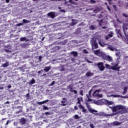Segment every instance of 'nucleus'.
Listing matches in <instances>:
<instances>
[{"mask_svg": "<svg viewBox=\"0 0 128 128\" xmlns=\"http://www.w3.org/2000/svg\"><path fill=\"white\" fill-rule=\"evenodd\" d=\"M107 110H110L113 112H115L114 114H122L128 112V108L122 105H118L114 107L109 106V108H108Z\"/></svg>", "mask_w": 128, "mask_h": 128, "instance_id": "f257e3e1", "label": "nucleus"}, {"mask_svg": "<svg viewBox=\"0 0 128 128\" xmlns=\"http://www.w3.org/2000/svg\"><path fill=\"white\" fill-rule=\"evenodd\" d=\"M94 54L96 56H98L102 57L104 60H108V62H112V56H106V54H104V52L100 51V50H97L94 51Z\"/></svg>", "mask_w": 128, "mask_h": 128, "instance_id": "f03ea898", "label": "nucleus"}, {"mask_svg": "<svg viewBox=\"0 0 128 128\" xmlns=\"http://www.w3.org/2000/svg\"><path fill=\"white\" fill-rule=\"evenodd\" d=\"M100 89L96 90L92 94V96L94 98H102V94H100Z\"/></svg>", "mask_w": 128, "mask_h": 128, "instance_id": "7ed1b4c3", "label": "nucleus"}, {"mask_svg": "<svg viewBox=\"0 0 128 128\" xmlns=\"http://www.w3.org/2000/svg\"><path fill=\"white\" fill-rule=\"evenodd\" d=\"M90 44L93 50L98 48V42H96V38H93L91 40Z\"/></svg>", "mask_w": 128, "mask_h": 128, "instance_id": "20e7f679", "label": "nucleus"}, {"mask_svg": "<svg viewBox=\"0 0 128 128\" xmlns=\"http://www.w3.org/2000/svg\"><path fill=\"white\" fill-rule=\"evenodd\" d=\"M106 68H108L110 70H120V68H116V66H112L108 64H105Z\"/></svg>", "mask_w": 128, "mask_h": 128, "instance_id": "39448f33", "label": "nucleus"}, {"mask_svg": "<svg viewBox=\"0 0 128 128\" xmlns=\"http://www.w3.org/2000/svg\"><path fill=\"white\" fill-rule=\"evenodd\" d=\"M98 66L101 72L104 70V63H102V62L98 63Z\"/></svg>", "mask_w": 128, "mask_h": 128, "instance_id": "423d86ee", "label": "nucleus"}, {"mask_svg": "<svg viewBox=\"0 0 128 128\" xmlns=\"http://www.w3.org/2000/svg\"><path fill=\"white\" fill-rule=\"evenodd\" d=\"M92 89H91L88 92V95L86 94V97H87V99L86 100L87 102H92V100L90 99V98H92V96L90 95V94H92Z\"/></svg>", "mask_w": 128, "mask_h": 128, "instance_id": "0eeeda50", "label": "nucleus"}, {"mask_svg": "<svg viewBox=\"0 0 128 128\" xmlns=\"http://www.w3.org/2000/svg\"><path fill=\"white\" fill-rule=\"evenodd\" d=\"M87 108L89 112H90L92 114H96V112H98L97 110H96L90 108V105H87Z\"/></svg>", "mask_w": 128, "mask_h": 128, "instance_id": "6e6552de", "label": "nucleus"}, {"mask_svg": "<svg viewBox=\"0 0 128 128\" xmlns=\"http://www.w3.org/2000/svg\"><path fill=\"white\" fill-rule=\"evenodd\" d=\"M48 16L49 18H54V16H56V14L54 12H50L48 14Z\"/></svg>", "mask_w": 128, "mask_h": 128, "instance_id": "1a4fd4ad", "label": "nucleus"}, {"mask_svg": "<svg viewBox=\"0 0 128 128\" xmlns=\"http://www.w3.org/2000/svg\"><path fill=\"white\" fill-rule=\"evenodd\" d=\"M66 104H68L66 99V98H63V100L61 102V106H66Z\"/></svg>", "mask_w": 128, "mask_h": 128, "instance_id": "9d476101", "label": "nucleus"}, {"mask_svg": "<svg viewBox=\"0 0 128 128\" xmlns=\"http://www.w3.org/2000/svg\"><path fill=\"white\" fill-rule=\"evenodd\" d=\"M107 48L108 50H110L112 52H118V49L112 47V46H109Z\"/></svg>", "mask_w": 128, "mask_h": 128, "instance_id": "9b49d317", "label": "nucleus"}, {"mask_svg": "<svg viewBox=\"0 0 128 128\" xmlns=\"http://www.w3.org/2000/svg\"><path fill=\"white\" fill-rule=\"evenodd\" d=\"M113 34H114V33L112 32H110L109 34L106 36V39L108 40L109 38H112Z\"/></svg>", "mask_w": 128, "mask_h": 128, "instance_id": "f8f14e48", "label": "nucleus"}, {"mask_svg": "<svg viewBox=\"0 0 128 128\" xmlns=\"http://www.w3.org/2000/svg\"><path fill=\"white\" fill-rule=\"evenodd\" d=\"M78 106L80 108V110H82V112H86V110L84 108V107L82 104L78 105Z\"/></svg>", "mask_w": 128, "mask_h": 128, "instance_id": "ddd939ff", "label": "nucleus"}, {"mask_svg": "<svg viewBox=\"0 0 128 128\" xmlns=\"http://www.w3.org/2000/svg\"><path fill=\"white\" fill-rule=\"evenodd\" d=\"M80 102H84V100H82V97H79L78 98V102L76 104H78L79 106H80V104H80Z\"/></svg>", "mask_w": 128, "mask_h": 128, "instance_id": "4468645a", "label": "nucleus"}, {"mask_svg": "<svg viewBox=\"0 0 128 128\" xmlns=\"http://www.w3.org/2000/svg\"><path fill=\"white\" fill-rule=\"evenodd\" d=\"M48 100H44L43 102H37V104H40V105H41V104H46V102H48Z\"/></svg>", "mask_w": 128, "mask_h": 128, "instance_id": "2eb2a0df", "label": "nucleus"}, {"mask_svg": "<svg viewBox=\"0 0 128 128\" xmlns=\"http://www.w3.org/2000/svg\"><path fill=\"white\" fill-rule=\"evenodd\" d=\"M98 42H99V44L102 48H104V46H106L108 45V44H106L102 41H99Z\"/></svg>", "mask_w": 128, "mask_h": 128, "instance_id": "dca6fc26", "label": "nucleus"}, {"mask_svg": "<svg viewBox=\"0 0 128 128\" xmlns=\"http://www.w3.org/2000/svg\"><path fill=\"white\" fill-rule=\"evenodd\" d=\"M26 122V119L24 118H22L20 120V123L22 124H24Z\"/></svg>", "mask_w": 128, "mask_h": 128, "instance_id": "f3484780", "label": "nucleus"}, {"mask_svg": "<svg viewBox=\"0 0 128 128\" xmlns=\"http://www.w3.org/2000/svg\"><path fill=\"white\" fill-rule=\"evenodd\" d=\"M50 70V66H46L44 68L43 70H44L46 72H48Z\"/></svg>", "mask_w": 128, "mask_h": 128, "instance_id": "a211bd4d", "label": "nucleus"}, {"mask_svg": "<svg viewBox=\"0 0 128 128\" xmlns=\"http://www.w3.org/2000/svg\"><path fill=\"white\" fill-rule=\"evenodd\" d=\"M20 42H28V40L26 39V37H22L20 38Z\"/></svg>", "mask_w": 128, "mask_h": 128, "instance_id": "6ab92c4d", "label": "nucleus"}, {"mask_svg": "<svg viewBox=\"0 0 128 128\" xmlns=\"http://www.w3.org/2000/svg\"><path fill=\"white\" fill-rule=\"evenodd\" d=\"M8 64H9L8 62H6V63L0 66V68H2V66L3 68H6V66H8Z\"/></svg>", "mask_w": 128, "mask_h": 128, "instance_id": "aec40b11", "label": "nucleus"}, {"mask_svg": "<svg viewBox=\"0 0 128 128\" xmlns=\"http://www.w3.org/2000/svg\"><path fill=\"white\" fill-rule=\"evenodd\" d=\"M36 83V80L33 78L32 79L31 81L30 82L29 84L32 85Z\"/></svg>", "mask_w": 128, "mask_h": 128, "instance_id": "412c9836", "label": "nucleus"}, {"mask_svg": "<svg viewBox=\"0 0 128 128\" xmlns=\"http://www.w3.org/2000/svg\"><path fill=\"white\" fill-rule=\"evenodd\" d=\"M94 76V73L92 72H88L86 74V76Z\"/></svg>", "mask_w": 128, "mask_h": 128, "instance_id": "4be33fe9", "label": "nucleus"}, {"mask_svg": "<svg viewBox=\"0 0 128 128\" xmlns=\"http://www.w3.org/2000/svg\"><path fill=\"white\" fill-rule=\"evenodd\" d=\"M117 34L118 38H120V36L121 38H122V33H120V30H118Z\"/></svg>", "mask_w": 128, "mask_h": 128, "instance_id": "5701e85b", "label": "nucleus"}, {"mask_svg": "<svg viewBox=\"0 0 128 128\" xmlns=\"http://www.w3.org/2000/svg\"><path fill=\"white\" fill-rule=\"evenodd\" d=\"M94 104H97L98 106H100V104H100V100H95L94 101Z\"/></svg>", "mask_w": 128, "mask_h": 128, "instance_id": "b1692460", "label": "nucleus"}, {"mask_svg": "<svg viewBox=\"0 0 128 128\" xmlns=\"http://www.w3.org/2000/svg\"><path fill=\"white\" fill-rule=\"evenodd\" d=\"M124 91L122 92V94H126V92H128V87H124Z\"/></svg>", "mask_w": 128, "mask_h": 128, "instance_id": "393cba45", "label": "nucleus"}, {"mask_svg": "<svg viewBox=\"0 0 128 128\" xmlns=\"http://www.w3.org/2000/svg\"><path fill=\"white\" fill-rule=\"evenodd\" d=\"M71 54H73L74 56H78V52H72Z\"/></svg>", "mask_w": 128, "mask_h": 128, "instance_id": "a878e982", "label": "nucleus"}, {"mask_svg": "<svg viewBox=\"0 0 128 128\" xmlns=\"http://www.w3.org/2000/svg\"><path fill=\"white\" fill-rule=\"evenodd\" d=\"M113 124L114 126H120V123L118 122H113Z\"/></svg>", "mask_w": 128, "mask_h": 128, "instance_id": "bb28decb", "label": "nucleus"}, {"mask_svg": "<svg viewBox=\"0 0 128 128\" xmlns=\"http://www.w3.org/2000/svg\"><path fill=\"white\" fill-rule=\"evenodd\" d=\"M22 22L24 24H28V22H30V20H28L26 19H24L23 20H22Z\"/></svg>", "mask_w": 128, "mask_h": 128, "instance_id": "cd10ccee", "label": "nucleus"}, {"mask_svg": "<svg viewBox=\"0 0 128 128\" xmlns=\"http://www.w3.org/2000/svg\"><path fill=\"white\" fill-rule=\"evenodd\" d=\"M106 102H107V104H108V106H110L111 104H114V102H112L108 101V100H107Z\"/></svg>", "mask_w": 128, "mask_h": 128, "instance_id": "c85d7f7f", "label": "nucleus"}, {"mask_svg": "<svg viewBox=\"0 0 128 128\" xmlns=\"http://www.w3.org/2000/svg\"><path fill=\"white\" fill-rule=\"evenodd\" d=\"M116 52V56H120V51H118V50Z\"/></svg>", "mask_w": 128, "mask_h": 128, "instance_id": "c756f323", "label": "nucleus"}, {"mask_svg": "<svg viewBox=\"0 0 128 128\" xmlns=\"http://www.w3.org/2000/svg\"><path fill=\"white\" fill-rule=\"evenodd\" d=\"M100 8H97L96 10H94V12H100Z\"/></svg>", "mask_w": 128, "mask_h": 128, "instance_id": "7c9ffc66", "label": "nucleus"}, {"mask_svg": "<svg viewBox=\"0 0 128 128\" xmlns=\"http://www.w3.org/2000/svg\"><path fill=\"white\" fill-rule=\"evenodd\" d=\"M90 30H95L96 27H94V25H92L90 26Z\"/></svg>", "mask_w": 128, "mask_h": 128, "instance_id": "2f4dec72", "label": "nucleus"}, {"mask_svg": "<svg viewBox=\"0 0 128 128\" xmlns=\"http://www.w3.org/2000/svg\"><path fill=\"white\" fill-rule=\"evenodd\" d=\"M111 64H112V66H115V68H120V67H117L118 66V64H116L114 62L112 63Z\"/></svg>", "mask_w": 128, "mask_h": 128, "instance_id": "473e14b6", "label": "nucleus"}, {"mask_svg": "<svg viewBox=\"0 0 128 128\" xmlns=\"http://www.w3.org/2000/svg\"><path fill=\"white\" fill-rule=\"evenodd\" d=\"M76 20H74L71 23V26H74L76 24Z\"/></svg>", "mask_w": 128, "mask_h": 128, "instance_id": "72a5a7b5", "label": "nucleus"}, {"mask_svg": "<svg viewBox=\"0 0 128 128\" xmlns=\"http://www.w3.org/2000/svg\"><path fill=\"white\" fill-rule=\"evenodd\" d=\"M74 116L76 120H78V118H80V116L78 114H76Z\"/></svg>", "mask_w": 128, "mask_h": 128, "instance_id": "f704fd0d", "label": "nucleus"}, {"mask_svg": "<svg viewBox=\"0 0 128 128\" xmlns=\"http://www.w3.org/2000/svg\"><path fill=\"white\" fill-rule=\"evenodd\" d=\"M43 108H44V110H48V106H43Z\"/></svg>", "mask_w": 128, "mask_h": 128, "instance_id": "c9c22d12", "label": "nucleus"}, {"mask_svg": "<svg viewBox=\"0 0 128 128\" xmlns=\"http://www.w3.org/2000/svg\"><path fill=\"white\" fill-rule=\"evenodd\" d=\"M68 2H70V4H76L74 2H73L72 0H69Z\"/></svg>", "mask_w": 128, "mask_h": 128, "instance_id": "e433bc0d", "label": "nucleus"}, {"mask_svg": "<svg viewBox=\"0 0 128 128\" xmlns=\"http://www.w3.org/2000/svg\"><path fill=\"white\" fill-rule=\"evenodd\" d=\"M84 92L82 91V90H80V96H84Z\"/></svg>", "mask_w": 128, "mask_h": 128, "instance_id": "4c0bfd02", "label": "nucleus"}, {"mask_svg": "<svg viewBox=\"0 0 128 128\" xmlns=\"http://www.w3.org/2000/svg\"><path fill=\"white\" fill-rule=\"evenodd\" d=\"M123 16H124V18H128V15L124 13Z\"/></svg>", "mask_w": 128, "mask_h": 128, "instance_id": "58836bf2", "label": "nucleus"}, {"mask_svg": "<svg viewBox=\"0 0 128 128\" xmlns=\"http://www.w3.org/2000/svg\"><path fill=\"white\" fill-rule=\"evenodd\" d=\"M96 1H94V0H90V4H95Z\"/></svg>", "mask_w": 128, "mask_h": 128, "instance_id": "ea45409f", "label": "nucleus"}, {"mask_svg": "<svg viewBox=\"0 0 128 128\" xmlns=\"http://www.w3.org/2000/svg\"><path fill=\"white\" fill-rule=\"evenodd\" d=\"M71 92H74L75 94H78V92L76 90H72Z\"/></svg>", "mask_w": 128, "mask_h": 128, "instance_id": "a19ab883", "label": "nucleus"}, {"mask_svg": "<svg viewBox=\"0 0 128 128\" xmlns=\"http://www.w3.org/2000/svg\"><path fill=\"white\" fill-rule=\"evenodd\" d=\"M55 82L54 81H53L50 84V86H54V84H55Z\"/></svg>", "mask_w": 128, "mask_h": 128, "instance_id": "79ce46f5", "label": "nucleus"}, {"mask_svg": "<svg viewBox=\"0 0 128 128\" xmlns=\"http://www.w3.org/2000/svg\"><path fill=\"white\" fill-rule=\"evenodd\" d=\"M24 24L22 23H20L16 24L17 26H22Z\"/></svg>", "mask_w": 128, "mask_h": 128, "instance_id": "37998d69", "label": "nucleus"}, {"mask_svg": "<svg viewBox=\"0 0 128 128\" xmlns=\"http://www.w3.org/2000/svg\"><path fill=\"white\" fill-rule=\"evenodd\" d=\"M90 128H94L95 126H94V124H90Z\"/></svg>", "mask_w": 128, "mask_h": 128, "instance_id": "c03bdc74", "label": "nucleus"}, {"mask_svg": "<svg viewBox=\"0 0 128 128\" xmlns=\"http://www.w3.org/2000/svg\"><path fill=\"white\" fill-rule=\"evenodd\" d=\"M110 96H114V98H118V95H112H112Z\"/></svg>", "mask_w": 128, "mask_h": 128, "instance_id": "a18cd8bd", "label": "nucleus"}, {"mask_svg": "<svg viewBox=\"0 0 128 128\" xmlns=\"http://www.w3.org/2000/svg\"><path fill=\"white\" fill-rule=\"evenodd\" d=\"M83 52L84 54H88V51H86V50H83Z\"/></svg>", "mask_w": 128, "mask_h": 128, "instance_id": "49530a36", "label": "nucleus"}, {"mask_svg": "<svg viewBox=\"0 0 128 128\" xmlns=\"http://www.w3.org/2000/svg\"><path fill=\"white\" fill-rule=\"evenodd\" d=\"M10 121L8 120L6 124V126H8V124L10 123Z\"/></svg>", "mask_w": 128, "mask_h": 128, "instance_id": "de8ad7c7", "label": "nucleus"}, {"mask_svg": "<svg viewBox=\"0 0 128 128\" xmlns=\"http://www.w3.org/2000/svg\"><path fill=\"white\" fill-rule=\"evenodd\" d=\"M45 114H46V115L48 116V115L50 114V112H46Z\"/></svg>", "mask_w": 128, "mask_h": 128, "instance_id": "09e8293b", "label": "nucleus"}, {"mask_svg": "<svg viewBox=\"0 0 128 128\" xmlns=\"http://www.w3.org/2000/svg\"><path fill=\"white\" fill-rule=\"evenodd\" d=\"M42 70H40L38 72V74H42Z\"/></svg>", "mask_w": 128, "mask_h": 128, "instance_id": "8fccbe9b", "label": "nucleus"}, {"mask_svg": "<svg viewBox=\"0 0 128 128\" xmlns=\"http://www.w3.org/2000/svg\"><path fill=\"white\" fill-rule=\"evenodd\" d=\"M74 110H78V106H75L74 107Z\"/></svg>", "mask_w": 128, "mask_h": 128, "instance_id": "3c124183", "label": "nucleus"}, {"mask_svg": "<svg viewBox=\"0 0 128 128\" xmlns=\"http://www.w3.org/2000/svg\"><path fill=\"white\" fill-rule=\"evenodd\" d=\"M107 8H108V10H109L110 12V7L108 6H107Z\"/></svg>", "mask_w": 128, "mask_h": 128, "instance_id": "603ef678", "label": "nucleus"}, {"mask_svg": "<svg viewBox=\"0 0 128 128\" xmlns=\"http://www.w3.org/2000/svg\"><path fill=\"white\" fill-rule=\"evenodd\" d=\"M39 60H40V62L42 60V56H40L38 58Z\"/></svg>", "mask_w": 128, "mask_h": 128, "instance_id": "864d4df0", "label": "nucleus"}, {"mask_svg": "<svg viewBox=\"0 0 128 128\" xmlns=\"http://www.w3.org/2000/svg\"><path fill=\"white\" fill-rule=\"evenodd\" d=\"M60 12H66V10H61Z\"/></svg>", "mask_w": 128, "mask_h": 128, "instance_id": "5fc2aeb1", "label": "nucleus"}, {"mask_svg": "<svg viewBox=\"0 0 128 128\" xmlns=\"http://www.w3.org/2000/svg\"><path fill=\"white\" fill-rule=\"evenodd\" d=\"M14 126H16L18 124V122H14Z\"/></svg>", "mask_w": 128, "mask_h": 128, "instance_id": "6e6d98bb", "label": "nucleus"}, {"mask_svg": "<svg viewBox=\"0 0 128 128\" xmlns=\"http://www.w3.org/2000/svg\"><path fill=\"white\" fill-rule=\"evenodd\" d=\"M112 6H113L114 8V10H116V6L115 5H113Z\"/></svg>", "mask_w": 128, "mask_h": 128, "instance_id": "4d7b16f0", "label": "nucleus"}, {"mask_svg": "<svg viewBox=\"0 0 128 128\" xmlns=\"http://www.w3.org/2000/svg\"><path fill=\"white\" fill-rule=\"evenodd\" d=\"M89 64H92V61H90V60H87Z\"/></svg>", "mask_w": 128, "mask_h": 128, "instance_id": "13d9d810", "label": "nucleus"}, {"mask_svg": "<svg viewBox=\"0 0 128 128\" xmlns=\"http://www.w3.org/2000/svg\"><path fill=\"white\" fill-rule=\"evenodd\" d=\"M46 76V74H44L42 76Z\"/></svg>", "mask_w": 128, "mask_h": 128, "instance_id": "bf43d9fd", "label": "nucleus"}, {"mask_svg": "<svg viewBox=\"0 0 128 128\" xmlns=\"http://www.w3.org/2000/svg\"><path fill=\"white\" fill-rule=\"evenodd\" d=\"M102 20H101L100 22L99 23V24L100 26H102Z\"/></svg>", "mask_w": 128, "mask_h": 128, "instance_id": "052dcab7", "label": "nucleus"}, {"mask_svg": "<svg viewBox=\"0 0 128 128\" xmlns=\"http://www.w3.org/2000/svg\"><path fill=\"white\" fill-rule=\"evenodd\" d=\"M6 2L7 4H8V2H10V0H6Z\"/></svg>", "mask_w": 128, "mask_h": 128, "instance_id": "680f3d73", "label": "nucleus"}, {"mask_svg": "<svg viewBox=\"0 0 128 128\" xmlns=\"http://www.w3.org/2000/svg\"><path fill=\"white\" fill-rule=\"evenodd\" d=\"M102 28H103V30H105V28H106V27L103 26V27H102Z\"/></svg>", "mask_w": 128, "mask_h": 128, "instance_id": "e2e57ef3", "label": "nucleus"}, {"mask_svg": "<svg viewBox=\"0 0 128 128\" xmlns=\"http://www.w3.org/2000/svg\"><path fill=\"white\" fill-rule=\"evenodd\" d=\"M8 86V88H12V86Z\"/></svg>", "mask_w": 128, "mask_h": 128, "instance_id": "0e129e2a", "label": "nucleus"}, {"mask_svg": "<svg viewBox=\"0 0 128 128\" xmlns=\"http://www.w3.org/2000/svg\"><path fill=\"white\" fill-rule=\"evenodd\" d=\"M4 88V87H0V90H2Z\"/></svg>", "mask_w": 128, "mask_h": 128, "instance_id": "69168bd1", "label": "nucleus"}, {"mask_svg": "<svg viewBox=\"0 0 128 128\" xmlns=\"http://www.w3.org/2000/svg\"><path fill=\"white\" fill-rule=\"evenodd\" d=\"M108 3L110 4H112V2H108Z\"/></svg>", "mask_w": 128, "mask_h": 128, "instance_id": "338daca9", "label": "nucleus"}, {"mask_svg": "<svg viewBox=\"0 0 128 128\" xmlns=\"http://www.w3.org/2000/svg\"><path fill=\"white\" fill-rule=\"evenodd\" d=\"M108 2H112V0H108Z\"/></svg>", "mask_w": 128, "mask_h": 128, "instance_id": "774afa93", "label": "nucleus"}]
</instances>
